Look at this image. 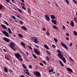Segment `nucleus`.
Wrapping results in <instances>:
<instances>
[{
  "label": "nucleus",
  "instance_id": "9d476101",
  "mask_svg": "<svg viewBox=\"0 0 77 77\" xmlns=\"http://www.w3.org/2000/svg\"><path fill=\"white\" fill-rule=\"evenodd\" d=\"M61 44H62V45L63 46V47H64V48L66 49V50H68V47H67V46H66V45H65V44L63 43V42H61L60 43Z\"/></svg>",
  "mask_w": 77,
  "mask_h": 77
},
{
  "label": "nucleus",
  "instance_id": "7c9ffc66",
  "mask_svg": "<svg viewBox=\"0 0 77 77\" xmlns=\"http://www.w3.org/2000/svg\"><path fill=\"white\" fill-rule=\"evenodd\" d=\"M32 55L33 56V57H34V58H35V59H36L37 57H36V56H35V55L32 54Z\"/></svg>",
  "mask_w": 77,
  "mask_h": 77
},
{
  "label": "nucleus",
  "instance_id": "0e129e2a",
  "mask_svg": "<svg viewBox=\"0 0 77 77\" xmlns=\"http://www.w3.org/2000/svg\"><path fill=\"white\" fill-rule=\"evenodd\" d=\"M66 2L67 4H68V5H69V1H66Z\"/></svg>",
  "mask_w": 77,
  "mask_h": 77
},
{
  "label": "nucleus",
  "instance_id": "5701e85b",
  "mask_svg": "<svg viewBox=\"0 0 77 77\" xmlns=\"http://www.w3.org/2000/svg\"><path fill=\"white\" fill-rule=\"evenodd\" d=\"M59 60V62H60V64L62 66H63V63H62V61H61L60 60Z\"/></svg>",
  "mask_w": 77,
  "mask_h": 77
},
{
  "label": "nucleus",
  "instance_id": "b1692460",
  "mask_svg": "<svg viewBox=\"0 0 77 77\" xmlns=\"http://www.w3.org/2000/svg\"><path fill=\"white\" fill-rule=\"evenodd\" d=\"M53 28L54 29H58V28L57 27V26H55L54 25L53 26Z\"/></svg>",
  "mask_w": 77,
  "mask_h": 77
},
{
  "label": "nucleus",
  "instance_id": "ea45409f",
  "mask_svg": "<svg viewBox=\"0 0 77 77\" xmlns=\"http://www.w3.org/2000/svg\"><path fill=\"white\" fill-rule=\"evenodd\" d=\"M73 2L75 3V4H77V2L76 1H75V0H73Z\"/></svg>",
  "mask_w": 77,
  "mask_h": 77
},
{
  "label": "nucleus",
  "instance_id": "393cba45",
  "mask_svg": "<svg viewBox=\"0 0 77 77\" xmlns=\"http://www.w3.org/2000/svg\"><path fill=\"white\" fill-rule=\"evenodd\" d=\"M73 33L75 35V36H77V33L75 31H74L73 32Z\"/></svg>",
  "mask_w": 77,
  "mask_h": 77
},
{
  "label": "nucleus",
  "instance_id": "f03ea898",
  "mask_svg": "<svg viewBox=\"0 0 77 77\" xmlns=\"http://www.w3.org/2000/svg\"><path fill=\"white\" fill-rule=\"evenodd\" d=\"M58 55L59 57L61 58V59H62V60L63 61V62L65 63H66V59H65V57H63V55L62 54H60L59 53L58 54Z\"/></svg>",
  "mask_w": 77,
  "mask_h": 77
},
{
  "label": "nucleus",
  "instance_id": "a878e982",
  "mask_svg": "<svg viewBox=\"0 0 77 77\" xmlns=\"http://www.w3.org/2000/svg\"><path fill=\"white\" fill-rule=\"evenodd\" d=\"M57 51L58 53H59V54H62V53H61V52H60V51L59 49H57Z\"/></svg>",
  "mask_w": 77,
  "mask_h": 77
},
{
  "label": "nucleus",
  "instance_id": "473e14b6",
  "mask_svg": "<svg viewBox=\"0 0 77 77\" xmlns=\"http://www.w3.org/2000/svg\"><path fill=\"white\" fill-rule=\"evenodd\" d=\"M24 72H25V73H26V74H27V75H29V76H30V74H29V72H26L25 71H24Z\"/></svg>",
  "mask_w": 77,
  "mask_h": 77
},
{
  "label": "nucleus",
  "instance_id": "72a5a7b5",
  "mask_svg": "<svg viewBox=\"0 0 77 77\" xmlns=\"http://www.w3.org/2000/svg\"><path fill=\"white\" fill-rule=\"evenodd\" d=\"M22 8L23 9V10H26V8H25L24 7V6H22Z\"/></svg>",
  "mask_w": 77,
  "mask_h": 77
},
{
  "label": "nucleus",
  "instance_id": "c9c22d12",
  "mask_svg": "<svg viewBox=\"0 0 77 77\" xmlns=\"http://www.w3.org/2000/svg\"><path fill=\"white\" fill-rule=\"evenodd\" d=\"M9 72H11V73H12L13 72V71L12 70L10 69H9Z\"/></svg>",
  "mask_w": 77,
  "mask_h": 77
},
{
  "label": "nucleus",
  "instance_id": "bf43d9fd",
  "mask_svg": "<svg viewBox=\"0 0 77 77\" xmlns=\"http://www.w3.org/2000/svg\"><path fill=\"white\" fill-rule=\"evenodd\" d=\"M7 3H9V0H6Z\"/></svg>",
  "mask_w": 77,
  "mask_h": 77
},
{
  "label": "nucleus",
  "instance_id": "4d7b16f0",
  "mask_svg": "<svg viewBox=\"0 0 77 77\" xmlns=\"http://www.w3.org/2000/svg\"><path fill=\"white\" fill-rule=\"evenodd\" d=\"M35 47H36L37 48H39V46H38L36 45H35Z\"/></svg>",
  "mask_w": 77,
  "mask_h": 77
},
{
  "label": "nucleus",
  "instance_id": "f3484780",
  "mask_svg": "<svg viewBox=\"0 0 77 77\" xmlns=\"http://www.w3.org/2000/svg\"><path fill=\"white\" fill-rule=\"evenodd\" d=\"M44 47L47 50H49V48H48V46H47V45L46 44L44 45Z\"/></svg>",
  "mask_w": 77,
  "mask_h": 77
},
{
  "label": "nucleus",
  "instance_id": "864d4df0",
  "mask_svg": "<svg viewBox=\"0 0 77 77\" xmlns=\"http://www.w3.org/2000/svg\"><path fill=\"white\" fill-rule=\"evenodd\" d=\"M21 5H23V6H25L24 4H23V3L21 2Z\"/></svg>",
  "mask_w": 77,
  "mask_h": 77
},
{
  "label": "nucleus",
  "instance_id": "0eeeda50",
  "mask_svg": "<svg viewBox=\"0 0 77 77\" xmlns=\"http://www.w3.org/2000/svg\"><path fill=\"white\" fill-rule=\"evenodd\" d=\"M34 51H35V53L37 54H38V55H40L41 54L40 53H39L38 50H37L36 49H34Z\"/></svg>",
  "mask_w": 77,
  "mask_h": 77
},
{
  "label": "nucleus",
  "instance_id": "a19ab883",
  "mask_svg": "<svg viewBox=\"0 0 77 77\" xmlns=\"http://www.w3.org/2000/svg\"><path fill=\"white\" fill-rule=\"evenodd\" d=\"M4 22L6 24H7V25L8 26H9V24H8V23H7V22H6V21H5Z\"/></svg>",
  "mask_w": 77,
  "mask_h": 77
},
{
  "label": "nucleus",
  "instance_id": "c756f323",
  "mask_svg": "<svg viewBox=\"0 0 77 77\" xmlns=\"http://www.w3.org/2000/svg\"><path fill=\"white\" fill-rule=\"evenodd\" d=\"M21 44L23 47H25V44H24V43L23 42H21Z\"/></svg>",
  "mask_w": 77,
  "mask_h": 77
},
{
  "label": "nucleus",
  "instance_id": "8fccbe9b",
  "mask_svg": "<svg viewBox=\"0 0 77 77\" xmlns=\"http://www.w3.org/2000/svg\"><path fill=\"white\" fill-rule=\"evenodd\" d=\"M69 37H66V40H67V41H69Z\"/></svg>",
  "mask_w": 77,
  "mask_h": 77
},
{
  "label": "nucleus",
  "instance_id": "c03bdc74",
  "mask_svg": "<svg viewBox=\"0 0 77 77\" xmlns=\"http://www.w3.org/2000/svg\"><path fill=\"white\" fill-rule=\"evenodd\" d=\"M69 59H70V60H71V61H74V60H72V59L71 57H69Z\"/></svg>",
  "mask_w": 77,
  "mask_h": 77
},
{
  "label": "nucleus",
  "instance_id": "dca6fc26",
  "mask_svg": "<svg viewBox=\"0 0 77 77\" xmlns=\"http://www.w3.org/2000/svg\"><path fill=\"white\" fill-rule=\"evenodd\" d=\"M67 70H68V71H70V72H73L72 70V69L69 68H67Z\"/></svg>",
  "mask_w": 77,
  "mask_h": 77
},
{
  "label": "nucleus",
  "instance_id": "4be33fe9",
  "mask_svg": "<svg viewBox=\"0 0 77 77\" xmlns=\"http://www.w3.org/2000/svg\"><path fill=\"white\" fill-rule=\"evenodd\" d=\"M22 66H23V68L24 69H27V67H26V66L24 64V63L22 64Z\"/></svg>",
  "mask_w": 77,
  "mask_h": 77
},
{
  "label": "nucleus",
  "instance_id": "69168bd1",
  "mask_svg": "<svg viewBox=\"0 0 77 77\" xmlns=\"http://www.w3.org/2000/svg\"><path fill=\"white\" fill-rule=\"evenodd\" d=\"M20 1H21L22 2H23V3H24V0H21Z\"/></svg>",
  "mask_w": 77,
  "mask_h": 77
},
{
  "label": "nucleus",
  "instance_id": "2f4dec72",
  "mask_svg": "<svg viewBox=\"0 0 77 77\" xmlns=\"http://www.w3.org/2000/svg\"><path fill=\"white\" fill-rule=\"evenodd\" d=\"M54 40L55 42H57L58 40L57 39L54 38Z\"/></svg>",
  "mask_w": 77,
  "mask_h": 77
},
{
  "label": "nucleus",
  "instance_id": "7ed1b4c3",
  "mask_svg": "<svg viewBox=\"0 0 77 77\" xmlns=\"http://www.w3.org/2000/svg\"><path fill=\"white\" fill-rule=\"evenodd\" d=\"M34 74L37 77H40L41 76V74L38 71H35L34 72Z\"/></svg>",
  "mask_w": 77,
  "mask_h": 77
},
{
  "label": "nucleus",
  "instance_id": "13d9d810",
  "mask_svg": "<svg viewBox=\"0 0 77 77\" xmlns=\"http://www.w3.org/2000/svg\"><path fill=\"white\" fill-rule=\"evenodd\" d=\"M42 30H43V31H45V30H46V29L45 28H43Z\"/></svg>",
  "mask_w": 77,
  "mask_h": 77
},
{
  "label": "nucleus",
  "instance_id": "412c9836",
  "mask_svg": "<svg viewBox=\"0 0 77 77\" xmlns=\"http://www.w3.org/2000/svg\"><path fill=\"white\" fill-rule=\"evenodd\" d=\"M18 35L20 38H22L23 37V35L19 33L18 34Z\"/></svg>",
  "mask_w": 77,
  "mask_h": 77
},
{
  "label": "nucleus",
  "instance_id": "a18cd8bd",
  "mask_svg": "<svg viewBox=\"0 0 77 77\" xmlns=\"http://www.w3.org/2000/svg\"><path fill=\"white\" fill-rule=\"evenodd\" d=\"M12 17L13 20H15V19H16V18H15V16H12Z\"/></svg>",
  "mask_w": 77,
  "mask_h": 77
},
{
  "label": "nucleus",
  "instance_id": "c85d7f7f",
  "mask_svg": "<svg viewBox=\"0 0 77 77\" xmlns=\"http://www.w3.org/2000/svg\"><path fill=\"white\" fill-rule=\"evenodd\" d=\"M46 59L47 60H48V61H49V60H50V59L49 58V57H48V56L46 57Z\"/></svg>",
  "mask_w": 77,
  "mask_h": 77
},
{
  "label": "nucleus",
  "instance_id": "20e7f679",
  "mask_svg": "<svg viewBox=\"0 0 77 77\" xmlns=\"http://www.w3.org/2000/svg\"><path fill=\"white\" fill-rule=\"evenodd\" d=\"M2 33L4 34L6 36H7V37H9V34L5 30H4V31H2Z\"/></svg>",
  "mask_w": 77,
  "mask_h": 77
},
{
  "label": "nucleus",
  "instance_id": "4468645a",
  "mask_svg": "<svg viewBox=\"0 0 77 77\" xmlns=\"http://www.w3.org/2000/svg\"><path fill=\"white\" fill-rule=\"evenodd\" d=\"M4 72H8V70L6 67H5L4 68Z\"/></svg>",
  "mask_w": 77,
  "mask_h": 77
},
{
  "label": "nucleus",
  "instance_id": "9b49d317",
  "mask_svg": "<svg viewBox=\"0 0 77 77\" xmlns=\"http://www.w3.org/2000/svg\"><path fill=\"white\" fill-rule=\"evenodd\" d=\"M52 23H53L55 25H57V22H56V20H52Z\"/></svg>",
  "mask_w": 77,
  "mask_h": 77
},
{
  "label": "nucleus",
  "instance_id": "680f3d73",
  "mask_svg": "<svg viewBox=\"0 0 77 77\" xmlns=\"http://www.w3.org/2000/svg\"><path fill=\"white\" fill-rule=\"evenodd\" d=\"M69 46H72V42H70V44L69 45Z\"/></svg>",
  "mask_w": 77,
  "mask_h": 77
},
{
  "label": "nucleus",
  "instance_id": "e433bc0d",
  "mask_svg": "<svg viewBox=\"0 0 77 77\" xmlns=\"http://www.w3.org/2000/svg\"><path fill=\"white\" fill-rule=\"evenodd\" d=\"M53 72V69H52L51 70H49V72Z\"/></svg>",
  "mask_w": 77,
  "mask_h": 77
},
{
  "label": "nucleus",
  "instance_id": "f8f14e48",
  "mask_svg": "<svg viewBox=\"0 0 77 77\" xmlns=\"http://www.w3.org/2000/svg\"><path fill=\"white\" fill-rule=\"evenodd\" d=\"M50 17H51V18L52 20H55V19L56 18V17H55V16H54L53 15H51Z\"/></svg>",
  "mask_w": 77,
  "mask_h": 77
},
{
  "label": "nucleus",
  "instance_id": "f257e3e1",
  "mask_svg": "<svg viewBox=\"0 0 77 77\" xmlns=\"http://www.w3.org/2000/svg\"><path fill=\"white\" fill-rule=\"evenodd\" d=\"M14 45L15 44H14V43H13V42H11V43H10V44H8V46L10 47V48H11V49L13 50H14V51H16V49L14 46Z\"/></svg>",
  "mask_w": 77,
  "mask_h": 77
},
{
  "label": "nucleus",
  "instance_id": "aec40b11",
  "mask_svg": "<svg viewBox=\"0 0 77 77\" xmlns=\"http://www.w3.org/2000/svg\"><path fill=\"white\" fill-rule=\"evenodd\" d=\"M21 27L24 30H27V28H26V27L24 26H21Z\"/></svg>",
  "mask_w": 77,
  "mask_h": 77
},
{
  "label": "nucleus",
  "instance_id": "4c0bfd02",
  "mask_svg": "<svg viewBox=\"0 0 77 77\" xmlns=\"http://www.w3.org/2000/svg\"><path fill=\"white\" fill-rule=\"evenodd\" d=\"M77 18L76 17H75L74 18V20L75 22H77Z\"/></svg>",
  "mask_w": 77,
  "mask_h": 77
},
{
  "label": "nucleus",
  "instance_id": "5fc2aeb1",
  "mask_svg": "<svg viewBox=\"0 0 77 77\" xmlns=\"http://www.w3.org/2000/svg\"><path fill=\"white\" fill-rule=\"evenodd\" d=\"M40 65L42 66H43V65H44V64H43V63H40Z\"/></svg>",
  "mask_w": 77,
  "mask_h": 77
},
{
  "label": "nucleus",
  "instance_id": "f704fd0d",
  "mask_svg": "<svg viewBox=\"0 0 77 77\" xmlns=\"http://www.w3.org/2000/svg\"><path fill=\"white\" fill-rule=\"evenodd\" d=\"M5 57L6 59H7V60H9V58H8L7 57H6V56L5 55Z\"/></svg>",
  "mask_w": 77,
  "mask_h": 77
},
{
  "label": "nucleus",
  "instance_id": "423d86ee",
  "mask_svg": "<svg viewBox=\"0 0 77 77\" xmlns=\"http://www.w3.org/2000/svg\"><path fill=\"white\" fill-rule=\"evenodd\" d=\"M3 39L5 41H6V42H9L10 41V39L6 38V37H3Z\"/></svg>",
  "mask_w": 77,
  "mask_h": 77
},
{
  "label": "nucleus",
  "instance_id": "e2e57ef3",
  "mask_svg": "<svg viewBox=\"0 0 77 77\" xmlns=\"http://www.w3.org/2000/svg\"><path fill=\"white\" fill-rule=\"evenodd\" d=\"M28 13H30V10H29V9H28Z\"/></svg>",
  "mask_w": 77,
  "mask_h": 77
},
{
  "label": "nucleus",
  "instance_id": "774afa93",
  "mask_svg": "<svg viewBox=\"0 0 77 77\" xmlns=\"http://www.w3.org/2000/svg\"><path fill=\"white\" fill-rule=\"evenodd\" d=\"M21 77H25L23 75H21Z\"/></svg>",
  "mask_w": 77,
  "mask_h": 77
},
{
  "label": "nucleus",
  "instance_id": "338daca9",
  "mask_svg": "<svg viewBox=\"0 0 77 77\" xmlns=\"http://www.w3.org/2000/svg\"><path fill=\"white\" fill-rule=\"evenodd\" d=\"M3 51H4L5 52H6V50H5V49H4Z\"/></svg>",
  "mask_w": 77,
  "mask_h": 77
},
{
  "label": "nucleus",
  "instance_id": "6e6552de",
  "mask_svg": "<svg viewBox=\"0 0 77 77\" xmlns=\"http://www.w3.org/2000/svg\"><path fill=\"white\" fill-rule=\"evenodd\" d=\"M45 18L47 20V21H50V17H49V16L48 15H45Z\"/></svg>",
  "mask_w": 77,
  "mask_h": 77
},
{
  "label": "nucleus",
  "instance_id": "a211bd4d",
  "mask_svg": "<svg viewBox=\"0 0 77 77\" xmlns=\"http://www.w3.org/2000/svg\"><path fill=\"white\" fill-rule=\"evenodd\" d=\"M70 25L72 26V27H74V22H73V21H71Z\"/></svg>",
  "mask_w": 77,
  "mask_h": 77
},
{
  "label": "nucleus",
  "instance_id": "bb28decb",
  "mask_svg": "<svg viewBox=\"0 0 77 77\" xmlns=\"http://www.w3.org/2000/svg\"><path fill=\"white\" fill-rule=\"evenodd\" d=\"M20 24L21 25H23V22L21 20H20Z\"/></svg>",
  "mask_w": 77,
  "mask_h": 77
},
{
  "label": "nucleus",
  "instance_id": "39448f33",
  "mask_svg": "<svg viewBox=\"0 0 77 77\" xmlns=\"http://www.w3.org/2000/svg\"><path fill=\"white\" fill-rule=\"evenodd\" d=\"M15 56L17 59L19 58L20 57H21V55H20L19 53H16L15 54Z\"/></svg>",
  "mask_w": 77,
  "mask_h": 77
},
{
  "label": "nucleus",
  "instance_id": "6e6d98bb",
  "mask_svg": "<svg viewBox=\"0 0 77 77\" xmlns=\"http://www.w3.org/2000/svg\"><path fill=\"white\" fill-rule=\"evenodd\" d=\"M26 54H27V56H29V54L28 53V52H26Z\"/></svg>",
  "mask_w": 77,
  "mask_h": 77
},
{
  "label": "nucleus",
  "instance_id": "de8ad7c7",
  "mask_svg": "<svg viewBox=\"0 0 77 77\" xmlns=\"http://www.w3.org/2000/svg\"><path fill=\"white\" fill-rule=\"evenodd\" d=\"M63 30H65V26H63Z\"/></svg>",
  "mask_w": 77,
  "mask_h": 77
},
{
  "label": "nucleus",
  "instance_id": "3c124183",
  "mask_svg": "<svg viewBox=\"0 0 77 77\" xmlns=\"http://www.w3.org/2000/svg\"><path fill=\"white\" fill-rule=\"evenodd\" d=\"M43 63H44V64H45V65H46V63L45 62V61L43 60Z\"/></svg>",
  "mask_w": 77,
  "mask_h": 77
},
{
  "label": "nucleus",
  "instance_id": "2eb2a0df",
  "mask_svg": "<svg viewBox=\"0 0 77 77\" xmlns=\"http://www.w3.org/2000/svg\"><path fill=\"white\" fill-rule=\"evenodd\" d=\"M8 30L9 33L10 34H12V31H11V28H8Z\"/></svg>",
  "mask_w": 77,
  "mask_h": 77
},
{
  "label": "nucleus",
  "instance_id": "1a4fd4ad",
  "mask_svg": "<svg viewBox=\"0 0 77 77\" xmlns=\"http://www.w3.org/2000/svg\"><path fill=\"white\" fill-rule=\"evenodd\" d=\"M32 39H34V42L35 43H38L39 42V41L37 39V38L34 37H32Z\"/></svg>",
  "mask_w": 77,
  "mask_h": 77
},
{
  "label": "nucleus",
  "instance_id": "cd10ccee",
  "mask_svg": "<svg viewBox=\"0 0 77 77\" xmlns=\"http://www.w3.org/2000/svg\"><path fill=\"white\" fill-rule=\"evenodd\" d=\"M17 11H18L20 13H22V11L20 9L18 8V10H17Z\"/></svg>",
  "mask_w": 77,
  "mask_h": 77
},
{
  "label": "nucleus",
  "instance_id": "37998d69",
  "mask_svg": "<svg viewBox=\"0 0 77 77\" xmlns=\"http://www.w3.org/2000/svg\"><path fill=\"white\" fill-rule=\"evenodd\" d=\"M32 68V65H30L29 66V68L31 69Z\"/></svg>",
  "mask_w": 77,
  "mask_h": 77
},
{
  "label": "nucleus",
  "instance_id": "052dcab7",
  "mask_svg": "<svg viewBox=\"0 0 77 77\" xmlns=\"http://www.w3.org/2000/svg\"><path fill=\"white\" fill-rule=\"evenodd\" d=\"M66 35L67 36H69V34H68V33H66Z\"/></svg>",
  "mask_w": 77,
  "mask_h": 77
},
{
  "label": "nucleus",
  "instance_id": "6ab92c4d",
  "mask_svg": "<svg viewBox=\"0 0 77 77\" xmlns=\"http://www.w3.org/2000/svg\"><path fill=\"white\" fill-rule=\"evenodd\" d=\"M19 60H20V62H21L23 61V59L21 57H20L19 58H17Z\"/></svg>",
  "mask_w": 77,
  "mask_h": 77
},
{
  "label": "nucleus",
  "instance_id": "58836bf2",
  "mask_svg": "<svg viewBox=\"0 0 77 77\" xmlns=\"http://www.w3.org/2000/svg\"><path fill=\"white\" fill-rule=\"evenodd\" d=\"M46 33L48 36H49V35H50V33L48 32H46Z\"/></svg>",
  "mask_w": 77,
  "mask_h": 77
},
{
  "label": "nucleus",
  "instance_id": "09e8293b",
  "mask_svg": "<svg viewBox=\"0 0 77 77\" xmlns=\"http://www.w3.org/2000/svg\"><path fill=\"white\" fill-rule=\"evenodd\" d=\"M52 47H54V48H56V46H55V45H52Z\"/></svg>",
  "mask_w": 77,
  "mask_h": 77
},
{
  "label": "nucleus",
  "instance_id": "ddd939ff",
  "mask_svg": "<svg viewBox=\"0 0 77 77\" xmlns=\"http://www.w3.org/2000/svg\"><path fill=\"white\" fill-rule=\"evenodd\" d=\"M2 28H4V29H7V27L5 25H3V24H2Z\"/></svg>",
  "mask_w": 77,
  "mask_h": 77
},
{
  "label": "nucleus",
  "instance_id": "49530a36",
  "mask_svg": "<svg viewBox=\"0 0 77 77\" xmlns=\"http://www.w3.org/2000/svg\"><path fill=\"white\" fill-rule=\"evenodd\" d=\"M24 71H26V72H28L29 71V70L28 69H24Z\"/></svg>",
  "mask_w": 77,
  "mask_h": 77
},
{
  "label": "nucleus",
  "instance_id": "603ef678",
  "mask_svg": "<svg viewBox=\"0 0 77 77\" xmlns=\"http://www.w3.org/2000/svg\"><path fill=\"white\" fill-rule=\"evenodd\" d=\"M17 17H18V18H20V19H22V18H21V17H20V16H18V15H17Z\"/></svg>",
  "mask_w": 77,
  "mask_h": 77
},
{
  "label": "nucleus",
  "instance_id": "79ce46f5",
  "mask_svg": "<svg viewBox=\"0 0 77 77\" xmlns=\"http://www.w3.org/2000/svg\"><path fill=\"white\" fill-rule=\"evenodd\" d=\"M2 8H3V6L0 5V9H2Z\"/></svg>",
  "mask_w": 77,
  "mask_h": 77
}]
</instances>
